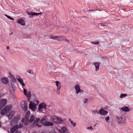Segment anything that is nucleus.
<instances>
[{"mask_svg": "<svg viewBox=\"0 0 133 133\" xmlns=\"http://www.w3.org/2000/svg\"><path fill=\"white\" fill-rule=\"evenodd\" d=\"M87 129L88 130H91L93 129V128L92 126H91L89 127H88L87 128Z\"/></svg>", "mask_w": 133, "mask_h": 133, "instance_id": "f704fd0d", "label": "nucleus"}, {"mask_svg": "<svg viewBox=\"0 0 133 133\" xmlns=\"http://www.w3.org/2000/svg\"><path fill=\"white\" fill-rule=\"evenodd\" d=\"M70 122L71 124H72V126H73V127H75L76 125V123L74 122L73 121H72L71 120L70 121Z\"/></svg>", "mask_w": 133, "mask_h": 133, "instance_id": "2f4dec72", "label": "nucleus"}, {"mask_svg": "<svg viewBox=\"0 0 133 133\" xmlns=\"http://www.w3.org/2000/svg\"><path fill=\"white\" fill-rule=\"evenodd\" d=\"M26 12L29 15H32V12H30L29 13L28 12Z\"/></svg>", "mask_w": 133, "mask_h": 133, "instance_id": "ea45409f", "label": "nucleus"}, {"mask_svg": "<svg viewBox=\"0 0 133 133\" xmlns=\"http://www.w3.org/2000/svg\"><path fill=\"white\" fill-rule=\"evenodd\" d=\"M118 122L121 124L124 123L126 120L125 117L122 116H117V117Z\"/></svg>", "mask_w": 133, "mask_h": 133, "instance_id": "1a4fd4ad", "label": "nucleus"}, {"mask_svg": "<svg viewBox=\"0 0 133 133\" xmlns=\"http://www.w3.org/2000/svg\"><path fill=\"white\" fill-rule=\"evenodd\" d=\"M35 116L33 115H31L29 119H28V124L31 127V125H32L34 122L35 121Z\"/></svg>", "mask_w": 133, "mask_h": 133, "instance_id": "4468645a", "label": "nucleus"}, {"mask_svg": "<svg viewBox=\"0 0 133 133\" xmlns=\"http://www.w3.org/2000/svg\"><path fill=\"white\" fill-rule=\"evenodd\" d=\"M75 90L76 93L78 94L79 93H81L83 91L81 89L79 85L78 84H76L75 86Z\"/></svg>", "mask_w": 133, "mask_h": 133, "instance_id": "2eb2a0df", "label": "nucleus"}, {"mask_svg": "<svg viewBox=\"0 0 133 133\" xmlns=\"http://www.w3.org/2000/svg\"><path fill=\"white\" fill-rule=\"evenodd\" d=\"M27 72L28 73H29L30 74H33L32 71L29 69H28L27 70Z\"/></svg>", "mask_w": 133, "mask_h": 133, "instance_id": "72a5a7b5", "label": "nucleus"}, {"mask_svg": "<svg viewBox=\"0 0 133 133\" xmlns=\"http://www.w3.org/2000/svg\"><path fill=\"white\" fill-rule=\"evenodd\" d=\"M8 77L10 78V79H11V78L14 77L13 75L10 72H9L8 73Z\"/></svg>", "mask_w": 133, "mask_h": 133, "instance_id": "c756f323", "label": "nucleus"}, {"mask_svg": "<svg viewBox=\"0 0 133 133\" xmlns=\"http://www.w3.org/2000/svg\"><path fill=\"white\" fill-rule=\"evenodd\" d=\"M99 43V42L98 41H96L94 42H93L92 43L94 44H98Z\"/></svg>", "mask_w": 133, "mask_h": 133, "instance_id": "58836bf2", "label": "nucleus"}, {"mask_svg": "<svg viewBox=\"0 0 133 133\" xmlns=\"http://www.w3.org/2000/svg\"><path fill=\"white\" fill-rule=\"evenodd\" d=\"M46 105L44 102L40 103L38 105V110L39 113L43 112L46 109Z\"/></svg>", "mask_w": 133, "mask_h": 133, "instance_id": "7ed1b4c3", "label": "nucleus"}, {"mask_svg": "<svg viewBox=\"0 0 133 133\" xmlns=\"http://www.w3.org/2000/svg\"><path fill=\"white\" fill-rule=\"evenodd\" d=\"M32 133H35V132H33Z\"/></svg>", "mask_w": 133, "mask_h": 133, "instance_id": "37998d69", "label": "nucleus"}, {"mask_svg": "<svg viewBox=\"0 0 133 133\" xmlns=\"http://www.w3.org/2000/svg\"><path fill=\"white\" fill-rule=\"evenodd\" d=\"M1 122H0V127L1 126Z\"/></svg>", "mask_w": 133, "mask_h": 133, "instance_id": "79ce46f5", "label": "nucleus"}, {"mask_svg": "<svg viewBox=\"0 0 133 133\" xmlns=\"http://www.w3.org/2000/svg\"><path fill=\"white\" fill-rule=\"evenodd\" d=\"M21 104V107L23 110L25 111H26L27 109V105L25 101L24 100L22 101Z\"/></svg>", "mask_w": 133, "mask_h": 133, "instance_id": "ddd939ff", "label": "nucleus"}, {"mask_svg": "<svg viewBox=\"0 0 133 133\" xmlns=\"http://www.w3.org/2000/svg\"><path fill=\"white\" fill-rule=\"evenodd\" d=\"M47 117L46 116L42 118L41 120L39 118H37L35 119L32 124L31 125V127H34L36 126L41 127L42 125L45 126H52L54 125L53 123L47 121Z\"/></svg>", "mask_w": 133, "mask_h": 133, "instance_id": "f257e3e1", "label": "nucleus"}, {"mask_svg": "<svg viewBox=\"0 0 133 133\" xmlns=\"http://www.w3.org/2000/svg\"><path fill=\"white\" fill-rule=\"evenodd\" d=\"M10 79L14 83H15L16 82V79L14 77Z\"/></svg>", "mask_w": 133, "mask_h": 133, "instance_id": "cd10ccee", "label": "nucleus"}, {"mask_svg": "<svg viewBox=\"0 0 133 133\" xmlns=\"http://www.w3.org/2000/svg\"><path fill=\"white\" fill-rule=\"evenodd\" d=\"M42 12H39L38 13H36L35 12H32V16H38V15H41Z\"/></svg>", "mask_w": 133, "mask_h": 133, "instance_id": "393cba45", "label": "nucleus"}, {"mask_svg": "<svg viewBox=\"0 0 133 133\" xmlns=\"http://www.w3.org/2000/svg\"><path fill=\"white\" fill-rule=\"evenodd\" d=\"M20 117L19 115L17 116L14 117L10 122L11 125L12 126L17 123L20 120Z\"/></svg>", "mask_w": 133, "mask_h": 133, "instance_id": "0eeeda50", "label": "nucleus"}, {"mask_svg": "<svg viewBox=\"0 0 133 133\" xmlns=\"http://www.w3.org/2000/svg\"><path fill=\"white\" fill-rule=\"evenodd\" d=\"M8 77L10 78V79H11V78L14 77L13 75L10 72H9L8 73Z\"/></svg>", "mask_w": 133, "mask_h": 133, "instance_id": "c85d7f7f", "label": "nucleus"}, {"mask_svg": "<svg viewBox=\"0 0 133 133\" xmlns=\"http://www.w3.org/2000/svg\"><path fill=\"white\" fill-rule=\"evenodd\" d=\"M23 89L24 95L26 96L28 101H30V98L31 95L30 92L29 91H27L24 88Z\"/></svg>", "mask_w": 133, "mask_h": 133, "instance_id": "9d476101", "label": "nucleus"}, {"mask_svg": "<svg viewBox=\"0 0 133 133\" xmlns=\"http://www.w3.org/2000/svg\"><path fill=\"white\" fill-rule=\"evenodd\" d=\"M16 78L22 85V88H24L25 84L23 82L22 79L18 75H16Z\"/></svg>", "mask_w": 133, "mask_h": 133, "instance_id": "dca6fc26", "label": "nucleus"}, {"mask_svg": "<svg viewBox=\"0 0 133 133\" xmlns=\"http://www.w3.org/2000/svg\"><path fill=\"white\" fill-rule=\"evenodd\" d=\"M18 24H20L22 26H24L25 25V23L24 21L22 19H19L17 22Z\"/></svg>", "mask_w": 133, "mask_h": 133, "instance_id": "aec40b11", "label": "nucleus"}, {"mask_svg": "<svg viewBox=\"0 0 133 133\" xmlns=\"http://www.w3.org/2000/svg\"><path fill=\"white\" fill-rule=\"evenodd\" d=\"M61 89H56V93L58 95H59V94L60 91V90Z\"/></svg>", "mask_w": 133, "mask_h": 133, "instance_id": "473e14b6", "label": "nucleus"}, {"mask_svg": "<svg viewBox=\"0 0 133 133\" xmlns=\"http://www.w3.org/2000/svg\"><path fill=\"white\" fill-rule=\"evenodd\" d=\"M88 99L87 98H84L83 101V103H86L88 101Z\"/></svg>", "mask_w": 133, "mask_h": 133, "instance_id": "c9c22d12", "label": "nucleus"}, {"mask_svg": "<svg viewBox=\"0 0 133 133\" xmlns=\"http://www.w3.org/2000/svg\"><path fill=\"white\" fill-rule=\"evenodd\" d=\"M99 114L102 116H105L108 113V112L105 110L103 109H101L99 110L98 111Z\"/></svg>", "mask_w": 133, "mask_h": 133, "instance_id": "a211bd4d", "label": "nucleus"}, {"mask_svg": "<svg viewBox=\"0 0 133 133\" xmlns=\"http://www.w3.org/2000/svg\"><path fill=\"white\" fill-rule=\"evenodd\" d=\"M37 105L34 103V102L31 101L30 102L29 104V108L31 109L32 111L35 112L37 109Z\"/></svg>", "mask_w": 133, "mask_h": 133, "instance_id": "423d86ee", "label": "nucleus"}, {"mask_svg": "<svg viewBox=\"0 0 133 133\" xmlns=\"http://www.w3.org/2000/svg\"><path fill=\"white\" fill-rule=\"evenodd\" d=\"M50 120L54 124V123L57 124H61L64 122V121L62 118L55 115L51 116Z\"/></svg>", "mask_w": 133, "mask_h": 133, "instance_id": "f03ea898", "label": "nucleus"}, {"mask_svg": "<svg viewBox=\"0 0 133 133\" xmlns=\"http://www.w3.org/2000/svg\"><path fill=\"white\" fill-rule=\"evenodd\" d=\"M15 114V111H11L10 112L9 114L7 115V116L8 117L9 119H11L14 115Z\"/></svg>", "mask_w": 133, "mask_h": 133, "instance_id": "412c9836", "label": "nucleus"}, {"mask_svg": "<svg viewBox=\"0 0 133 133\" xmlns=\"http://www.w3.org/2000/svg\"><path fill=\"white\" fill-rule=\"evenodd\" d=\"M57 89H61V85L60 83L58 81H56L55 82Z\"/></svg>", "mask_w": 133, "mask_h": 133, "instance_id": "b1692460", "label": "nucleus"}, {"mask_svg": "<svg viewBox=\"0 0 133 133\" xmlns=\"http://www.w3.org/2000/svg\"><path fill=\"white\" fill-rule=\"evenodd\" d=\"M7 100L5 99H1L0 100V107H3L6 104Z\"/></svg>", "mask_w": 133, "mask_h": 133, "instance_id": "f3484780", "label": "nucleus"}, {"mask_svg": "<svg viewBox=\"0 0 133 133\" xmlns=\"http://www.w3.org/2000/svg\"><path fill=\"white\" fill-rule=\"evenodd\" d=\"M30 114V111H27L25 117L23 118L22 120V122L23 123L26 125H28V118Z\"/></svg>", "mask_w": 133, "mask_h": 133, "instance_id": "39448f33", "label": "nucleus"}, {"mask_svg": "<svg viewBox=\"0 0 133 133\" xmlns=\"http://www.w3.org/2000/svg\"><path fill=\"white\" fill-rule=\"evenodd\" d=\"M121 110L125 112H128L130 111L129 108L125 106H124L123 107L121 108Z\"/></svg>", "mask_w": 133, "mask_h": 133, "instance_id": "4be33fe9", "label": "nucleus"}, {"mask_svg": "<svg viewBox=\"0 0 133 133\" xmlns=\"http://www.w3.org/2000/svg\"><path fill=\"white\" fill-rule=\"evenodd\" d=\"M109 118V116H107L105 118V120L107 122H108V120Z\"/></svg>", "mask_w": 133, "mask_h": 133, "instance_id": "e433bc0d", "label": "nucleus"}, {"mask_svg": "<svg viewBox=\"0 0 133 133\" xmlns=\"http://www.w3.org/2000/svg\"><path fill=\"white\" fill-rule=\"evenodd\" d=\"M58 131L61 133H69L68 129L65 126L61 127V129H58Z\"/></svg>", "mask_w": 133, "mask_h": 133, "instance_id": "9b49d317", "label": "nucleus"}, {"mask_svg": "<svg viewBox=\"0 0 133 133\" xmlns=\"http://www.w3.org/2000/svg\"><path fill=\"white\" fill-rule=\"evenodd\" d=\"M127 95L126 94H122L120 96V98H122L124 97H126Z\"/></svg>", "mask_w": 133, "mask_h": 133, "instance_id": "bb28decb", "label": "nucleus"}, {"mask_svg": "<svg viewBox=\"0 0 133 133\" xmlns=\"http://www.w3.org/2000/svg\"><path fill=\"white\" fill-rule=\"evenodd\" d=\"M8 132H9V131H8Z\"/></svg>", "mask_w": 133, "mask_h": 133, "instance_id": "c03bdc74", "label": "nucleus"}, {"mask_svg": "<svg viewBox=\"0 0 133 133\" xmlns=\"http://www.w3.org/2000/svg\"><path fill=\"white\" fill-rule=\"evenodd\" d=\"M50 38L54 40H56L58 41H62L64 39V38L62 36H53L50 37Z\"/></svg>", "mask_w": 133, "mask_h": 133, "instance_id": "f8f14e48", "label": "nucleus"}, {"mask_svg": "<svg viewBox=\"0 0 133 133\" xmlns=\"http://www.w3.org/2000/svg\"><path fill=\"white\" fill-rule=\"evenodd\" d=\"M7 48V49H9L10 47H9V46H7V48Z\"/></svg>", "mask_w": 133, "mask_h": 133, "instance_id": "a19ab883", "label": "nucleus"}, {"mask_svg": "<svg viewBox=\"0 0 133 133\" xmlns=\"http://www.w3.org/2000/svg\"><path fill=\"white\" fill-rule=\"evenodd\" d=\"M11 107L12 105H7L1 111V114L2 115H4L10 110Z\"/></svg>", "mask_w": 133, "mask_h": 133, "instance_id": "20e7f679", "label": "nucleus"}, {"mask_svg": "<svg viewBox=\"0 0 133 133\" xmlns=\"http://www.w3.org/2000/svg\"><path fill=\"white\" fill-rule=\"evenodd\" d=\"M32 101L34 102V103L37 105L38 104L39 102V101L37 99H35L34 101Z\"/></svg>", "mask_w": 133, "mask_h": 133, "instance_id": "a878e982", "label": "nucleus"}, {"mask_svg": "<svg viewBox=\"0 0 133 133\" xmlns=\"http://www.w3.org/2000/svg\"><path fill=\"white\" fill-rule=\"evenodd\" d=\"M2 82L4 84H7L9 82V79L7 77H4L1 78Z\"/></svg>", "mask_w": 133, "mask_h": 133, "instance_id": "6ab92c4d", "label": "nucleus"}, {"mask_svg": "<svg viewBox=\"0 0 133 133\" xmlns=\"http://www.w3.org/2000/svg\"><path fill=\"white\" fill-rule=\"evenodd\" d=\"M5 16L7 18H8L9 19H10L11 20H14V19L13 18L11 17L10 16H9L8 15L5 14Z\"/></svg>", "mask_w": 133, "mask_h": 133, "instance_id": "7c9ffc66", "label": "nucleus"}, {"mask_svg": "<svg viewBox=\"0 0 133 133\" xmlns=\"http://www.w3.org/2000/svg\"><path fill=\"white\" fill-rule=\"evenodd\" d=\"M49 133H56L55 130H52L50 131Z\"/></svg>", "mask_w": 133, "mask_h": 133, "instance_id": "4c0bfd02", "label": "nucleus"}, {"mask_svg": "<svg viewBox=\"0 0 133 133\" xmlns=\"http://www.w3.org/2000/svg\"><path fill=\"white\" fill-rule=\"evenodd\" d=\"M23 124H20L19 125H16L10 129L11 133H14L16 129L19 128H21L23 127Z\"/></svg>", "mask_w": 133, "mask_h": 133, "instance_id": "6e6552de", "label": "nucleus"}, {"mask_svg": "<svg viewBox=\"0 0 133 133\" xmlns=\"http://www.w3.org/2000/svg\"><path fill=\"white\" fill-rule=\"evenodd\" d=\"M100 64L99 62H95L94 63V65L95 67V71H97L99 70Z\"/></svg>", "mask_w": 133, "mask_h": 133, "instance_id": "5701e85b", "label": "nucleus"}]
</instances>
